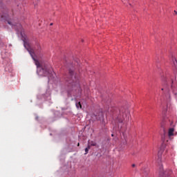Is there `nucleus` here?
Wrapping results in <instances>:
<instances>
[{
  "label": "nucleus",
  "mask_w": 177,
  "mask_h": 177,
  "mask_svg": "<svg viewBox=\"0 0 177 177\" xmlns=\"http://www.w3.org/2000/svg\"><path fill=\"white\" fill-rule=\"evenodd\" d=\"M171 60H172V63H173L174 66L175 67L176 70H177V60H176V58H175L174 57H172Z\"/></svg>",
  "instance_id": "nucleus-5"
},
{
  "label": "nucleus",
  "mask_w": 177,
  "mask_h": 177,
  "mask_svg": "<svg viewBox=\"0 0 177 177\" xmlns=\"http://www.w3.org/2000/svg\"><path fill=\"white\" fill-rule=\"evenodd\" d=\"M8 24H10V26H12V22L10 21H8Z\"/></svg>",
  "instance_id": "nucleus-11"
},
{
  "label": "nucleus",
  "mask_w": 177,
  "mask_h": 177,
  "mask_svg": "<svg viewBox=\"0 0 177 177\" xmlns=\"http://www.w3.org/2000/svg\"><path fill=\"white\" fill-rule=\"evenodd\" d=\"M96 142H94V141H90V140H88V146H90V148H91V147H92V146H96Z\"/></svg>",
  "instance_id": "nucleus-7"
},
{
  "label": "nucleus",
  "mask_w": 177,
  "mask_h": 177,
  "mask_svg": "<svg viewBox=\"0 0 177 177\" xmlns=\"http://www.w3.org/2000/svg\"><path fill=\"white\" fill-rule=\"evenodd\" d=\"M16 27H19V28H21V25H20V24H17V25H12L13 28H15V30H19Z\"/></svg>",
  "instance_id": "nucleus-9"
},
{
  "label": "nucleus",
  "mask_w": 177,
  "mask_h": 177,
  "mask_svg": "<svg viewBox=\"0 0 177 177\" xmlns=\"http://www.w3.org/2000/svg\"><path fill=\"white\" fill-rule=\"evenodd\" d=\"M77 146L80 147V142L77 143Z\"/></svg>",
  "instance_id": "nucleus-13"
},
{
  "label": "nucleus",
  "mask_w": 177,
  "mask_h": 177,
  "mask_svg": "<svg viewBox=\"0 0 177 177\" xmlns=\"http://www.w3.org/2000/svg\"><path fill=\"white\" fill-rule=\"evenodd\" d=\"M24 46L26 48V50L30 53L31 57H32L33 60H35V63L37 68V74L40 76L43 77H50V74H52V69H50L47 66H42L39 63V61L35 59L34 56L36 55H39L42 53V49L41 48V45L39 43H36L35 47L33 48H31V45L28 42V39L26 37L23 39Z\"/></svg>",
  "instance_id": "nucleus-1"
},
{
  "label": "nucleus",
  "mask_w": 177,
  "mask_h": 177,
  "mask_svg": "<svg viewBox=\"0 0 177 177\" xmlns=\"http://www.w3.org/2000/svg\"><path fill=\"white\" fill-rule=\"evenodd\" d=\"M174 12H175L176 15H177V12H176V11H174Z\"/></svg>",
  "instance_id": "nucleus-15"
},
{
  "label": "nucleus",
  "mask_w": 177,
  "mask_h": 177,
  "mask_svg": "<svg viewBox=\"0 0 177 177\" xmlns=\"http://www.w3.org/2000/svg\"><path fill=\"white\" fill-rule=\"evenodd\" d=\"M162 86L163 87L161 88V91H163L165 93H167L166 95V97L167 99H171V95H172V93L175 97H177V87L174 84V83H171V87L169 88L167 79L165 78L162 80Z\"/></svg>",
  "instance_id": "nucleus-2"
},
{
  "label": "nucleus",
  "mask_w": 177,
  "mask_h": 177,
  "mask_svg": "<svg viewBox=\"0 0 177 177\" xmlns=\"http://www.w3.org/2000/svg\"><path fill=\"white\" fill-rule=\"evenodd\" d=\"M65 81H66L68 84V87L72 89H74V88H80L78 77H77V75H74V72L71 70L69 71V76L65 78Z\"/></svg>",
  "instance_id": "nucleus-4"
},
{
  "label": "nucleus",
  "mask_w": 177,
  "mask_h": 177,
  "mask_svg": "<svg viewBox=\"0 0 177 177\" xmlns=\"http://www.w3.org/2000/svg\"><path fill=\"white\" fill-rule=\"evenodd\" d=\"M132 167H133V168H134V167H136V165H135V164H133V165H132Z\"/></svg>",
  "instance_id": "nucleus-12"
},
{
  "label": "nucleus",
  "mask_w": 177,
  "mask_h": 177,
  "mask_svg": "<svg viewBox=\"0 0 177 177\" xmlns=\"http://www.w3.org/2000/svg\"><path fill=\"white\" fill-rule=\"evenodd\" d=\"M89 150H91V145H88V147L85 149V154H88V153L89 152Z\"/></svg>",
  "instance_id": "nucleus-10"
},
{
  "label": "nucleus",
  "mask_w": 177,
  "mask_h": 177,
  "mask_svg": "<svg viewBox=\"0 0 177 177\" xmlns=\"http://www.w3.org/2000/svg\"><path fill=\"white\" fill-rule=\"evenodd\" d=\"M175 131V129L174 127H171L169 129L168 136H174V132Z\"/></svg>",
  "instance_id": "nucleus-6"
},
{
  "label": "nucleus",
  "mask_w": 177,
  "mask_h": 177,
  "mask_svg": "<svg viewBox=\"0 0 177 177\" xmlns=\"http://www.w3.org/2000/svg\"><path fill=\"white\" fill-rule=\"evenodd\" d=\"M111 136H114V134H111Z\"/></svg>",
  "instance_id": "nucleus-16"
},
{
  "label": "nucleus",
  "mask_w": 177,
  "mask_h": 177,
  "mask_svg": "<svg viewBox=\"0 0 177 177\" xmlns=\"http://www.w3.org/2000/svg\"><path fill=\"white\" fill-rule=\"evenodd\" d=\"M75 106L77 109H82V105H81V102H76Z\"/></svg>",
  "instance_id": "nucleus-8"
},
{
  "label": "nucleus",
  "mask_w": 177,
  "mask_h": 177,
  "mask_svg": "<svg viewBox=\"0 0 177 177\" xmlns=\"http://www.w3.org/2000/svg\"><path fill=\"white\" fill-rule=\"evenodd\" d=\"M129 121V111L124 108L121 109L119 111V115L116 118V124H118V129L122 128V123Z\"/></svg>",
  "instance_id": "nucleus-3"
},
{
  "label": "nucleus",
  "mask_w": 177,
  "mask_h": 177,
  "mask_svg": "<svg viewBox=\"0 0 177 177\" xmlns=\"http://www.w3.org/2000/svg\"><path fill=\"white\" fill-rule=\"evenodd\" d=\"M50 26H53V24H50Z\"/></svg>",
  "instance_id": "nucleus-14"
}]
</instances>
